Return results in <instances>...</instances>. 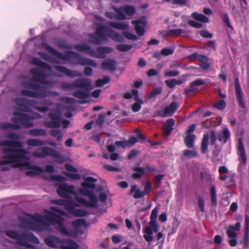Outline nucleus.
Masks as SVG:
<instances>
[{
	"mask_svg": "<svg viewBox=\"0 0 249 249\" xmlns=\"http://www.w3.org/2000/svg\"><path fill=\"white\" fill-rule=\"evenodd\" d=\"M161 93V90L159 88H154L150 92L148 97L151 99L157 95H160Z\"/></svg>",
	"mask_w": 249,
	"mask_h": 249,
	"instance_id": "603ef678",
	"label": "nucleus"
},
{
	"mask_svg": "<svg viewBox=\"0 0 249 249\" xmlns=\"http://www.w3.org/2000/svg\"><path fill=\"white\" fill-rule=\"evenodd\" d=\"M205 84V81L202 79H197L192 82L190 85V88L185 89L184 93L185 95H189L191 93L197 89L196 87L203 85Z\"/></svg>",
	"mask_w": 249,
	"mask_h": 249,
	"instance_id": "b1692460",
	"label": "nucleus"
},
{
	"mask_svg": "<svg viewBox=\"0 0 249 249\" xmlns=\"http://www.w3.org/2000/svg\"><path fill=\"white\" fill-rule=\"evenodd\" d=\"M154 117H166L169 116L168 113V109L167 108H164V109H161L156 112H155L153 115Z\"/></svg>",
	"mask_w": 249,
	"mask_h": 249,
	"instance_id": "a18cd8bd",
	"label": "nucleus"
},
{
	"mask_svg": "<svg viewBox=\"0 0 249 249\" xmlns=\"http://www.w3.org/2000/svg\"><path fill=\"white\" fill-rule=\"evenodd\" d=\"M105 33L112 40L117 42H123V37L118 33L104 24H99L96 29L95 34H90L89 37L93 39L92 42L96 45L101 44L107 40Z\"/></svg>",
	"mask_w": 249,
	"mask_h": 249,
	"instance_id": "39448f33",
	"label": "nucleus"
},
{
	"mask_svg": "<svg viewBox=\"0 0 249 249\" xmlns=\"http://www.w3.org/2000/svg\"><path fill=\"white\" fill-rule=\"evenodd\" d=\"M179 72L178 71H169L165 72L164 75L166 76H176L179 75Z\"/></svg>",
	"mask_w": 249,
	"mask_h": 249,
	"instance_id": "774afa93",
	"label": "nucleus"
},
{
	"mask_svg": "<svg viewBox=\"0 0 249 249\" xmlns=\"http://www.w3.org/2000/svg\"><path fill=\"white\" fill-rule=\"evenodd\" d=\"M41 47L50 54L57 58L63 60H76V63L71 62L72 64H78L81 66H91L93 67L97 66L96 62L92 59L83 57L81 55L76 52L71 51H66L65 53H62L56 49L53 48L46 42H42Z\"/></svg>",
	"mask_w": 249,
	"mask_h": 249,
	"instance_id": "20e7f679",
	"label": "nucleus"
},
{
	"mask_svg": "<svg viewBox=\"0 0 249 249\" xmlns=\"http://www.w3.org/2000/svg\"><path fill=\"white\" fill-rule=\"evenodd\" d=\"M74 186L72 185H69L67 183H61L59 185L57 192L58 195L62 197H68L70 194L75 195Z\"/></svg>",
	"mask_w": 249,
	"mask_h": 249,
	"instance_id": "dca6fc26",
	"label": "nucleus"
},
{
	"mask_svg": "<svg viewBox=\"0 0 249 249\" xmlns=\"http://www.w3.org/2000/svg\"><path fill=\"white\" fill-rule=\"evenodd\" d=\"M7 137L10 140V141H18L20 138L19 135L15 133H10L7 134Z\"/></svg>",
	"mask_w": 249,
	"mask_h": 249,
	"instance_id": "4d7b16f0",
	"label": "nucleus"
},
{
	"mask_svg": "<svg viewBox=\"0 0 249 249\" xmlns=\"http://www.w3.org/2000/svg\"><path fill=\"white\" fill-rule=\"evenodd\" d=\"M196 136L194 134H189L184 138V143L188 148H192L194 145Z\"/></svg>",
	"mask_w": 249,
	"mask_h": 249,
	"instance_id": "72a5a7b5",
	"label": "nucleus"
},
{
	"mask_svg": "<svg viewBox=\"0 0 249 249\" xmlns=\"http://www.w3.org/2000/svg\"><path fill=\"white\" fill-rule=\"evenodd\" d=\"M14 102L17 106L22 107H17L16 110L13 112L14 116L11 118L13 124L5 123L0 124V127L2 129H19L21 128L22 125L28 128L32 127L34 124L31 120L35 118L21 112H30L31 107L42 112H45L49 109L47 107H39L38 102L34 99H29L24 97H17L15 98Z\"/></svg>",
	"mask_w": 249,
	"mask_h": 249,
	"instance_id": "f03ea898",
	"label": "nucleus"
},
{
	"mask_svg": "<svg viewBox=\"0 0 249 249\" xmlns=\"http://www.w3.org/2000/svg\"><path fill=\"white\" fill-rule=\"evenodd\" d=\"M105 122V116L103 114H100L96 119V123L100 126H102Z\"/></svg>",
	"mask_w": 249,
	"mask_h": 249,
	"instance_id": "e2e57ef3",
	"label": "nucleus"
},
{
	"mask_svg": "<svg viewBox=\"0 0 249 249\" xmlns=\"http://www.w3.org/2000/svg\"><path fill=\"white\" fill-rule=\"evenodd\" d=\"M152 189V185L149 182H147L144 185V191L143 193H145V195L149 194Z\"/></svg>",
	"mask_w": 249,
	"mask_h": 249,
	"instance_id": "338daca9",
	"label": "nucleus"
},
{
	"mask_svg": "<svg viewBox=\"0 0 249 249\" xmlns=\"http://www.w3.org/2000/svg\"><path fill=\"white\" fill-rule=\"evenodd\" d=\"M57 46L60 48L64 49H71V45L65 43L63 40H60L57 42Z\"/></svg>",
	"mask_w": 249,
	"mask_h": 249,
	"instance_id": "0e129e2a",
	"label": "nucleus"
},
{
	"mask_svg": "<svg viewBox=\"0 0 249 249\" xmlns=\"http://www.w3.org/2000/svg\"><path fill=\"white\" fill-rule=\"evenodd\" d=\"M175 125V121L173 119L167 120L163 125V135L168 136L173 130V126Z\"/></svg>",
	"mask_w": 249,
	"mask_h": 249,
	"instance_id": "bb28decb",
	"label": "nucleus"
},
{
	"mask_svg": "<svg viewBox=\"0 0 249 249\" xmlns=\"http://www.w3.org/2000/svg\"><path fill=\"white\" fill-rule=\"evenodd\" d=\"M108 24L115 29L121 30L127 29L128 27V25L124 22L110 21L108 22Z\"/></svg>",
	"mask_w": 249,
	"mask_h": 249,
	"instance_id": "7c9ffc66",
	"label": "nucleus"
},
{
	"mask_svg": "<svg viewBox=\"0 0 249 249\" xmlns=\"http://www.w3.org/2000/svg\"><path fill=\"white\" fill-rule=\"evenodd\" d=\"M134 193L133 194V197L135 198H140L143 197L145 195V193L143 191H141L139 189H137V187L136 185H133L131 187L130 194Z\"/></svg>",
	"mask_w": 249,
	"mask_h": 249,
	"instance_id": "2f4dec72",
	"label": "nucleus"
},
{
	"mask_svg": "<svg viewBox=\"0 0 249 249\" xmlns=\"http://www.w3.org/2000/svg\"><path fill=\"white\" fill-rule=\"evenodd\" d=\"M34 219L41 224H57V230L63 235H69V233L63 224L64 219L60 215L53 213H50L49 215L45 214L34 217Z\"/></svg>",
	"mask_w": 249,
	"mask_h": 249,
	"instance_id": "0eeeda50",
	"label": "nucleus"
},
{
	"mask_svg": "<svg viewBox=\"0 0 249 249\" xmlns=\"http://www.w3.org/2000/svg\"><path fill=\"white\" fill-rule=\"evenodd\" d=\"M238 155L240 157V159L242 163L245 164L247 163V157L246 155L245 150L241 138H239L238 141Z\"/></svg>",
	"mask_w": 249,
	"mask_h": 249,
	"instance_id": "5701e85b",
	"label": "nucleus"
},
{
	"mask_svg": "<svg viewBox=\"0 0 249 249\" xmlns=\"http://www.w3.org/2000/svg\"><path fill=\"white\" fill-rule=\"evenodd\" d=\"M54 69L56 71L63 73L65 75L71 78L79 77L82 75V72L77 71L71 70L62 66L56 65L54 67Z\"/></svg>",
	"mask_w": 249,
	"mask_h": 249,
	"instance_id": "6ab92c4d",
	"label": "nucleus"
},
{
	"mask_svg": "<svg viewBox=\"0 0 249 249\" xmlns=\"http://www.w3.org/2000/svg\"><path fill=\"white\" fill-rule=\"evenodd\" d=\"M89 212L85 210L77 209H75L73 214L77 217H83L88 215Z\"/></svg>",
	"mask_w": 249,
	"mask_h": 249,
	"instance_id": "3c124183",
	"label": "nucleus"
},
{
	"mask_svg": "<svg viewBox=\"0 0 249 249\" xmlns=\"http://www.w3.org/2000/svg\"><path fill=\"white\" fill-rule=\"evenodd\" d=\"M210 194L211 196V205L213 207L217 205V198L215 187L214 185H212L210 190Z\"/></svg>",
	"mask_w": 249,
	"mask_h": 249,
	"instance_id": "e433bc0d",
	"label": "nucleus"
},
{
	"mask_svg": "<svg viewBox=\"0 0 249 249\" xmlns=\"http://www.w3.org/2000/svg\"><path fill=\"white\" fill-rule=\"evenodd\" d=\"M226 103L223 100H220L214 105V107L217 109L223 110L226 108Z\"/></svg>",
	"mask_w": 249,
	"mask_h": 249,
	"instance_id": "864d4df0",
	"label": "nucleus"
},
{
	"mask_svg": "<svg viewBox=\"0 0 249 249\" xmlns=\"http://www.w3.org/2000/svg\"><path fill=\"white\" fill-rule=\"evenodd\" d=\"M191 17L195 20L204 23H208L209 21V18L202 14H199L197 12H194L192 14Z\"/></svg>",
	"mask_w": 249,
	"mask_h": 249,
	"instance_id": "473e14b6",
	"label": "nucleus"
},
{
	"mask_svg": "<svg viewBox=\"0 0 249 249\" xmlns=\"http://www.w3.org/2000/svg\"><path fill=\"white\" fill-rule=\"evenodd\" d=\"M97 53L94 49L91 51V56L97 58H104L106 54L110 53L113 49L109 47H98L96 48Z\"/></svg>",
	"mask_w": 249,
	"mask_h": 249,
	"instance_id": "f3484780",
	"label": "nucleus"
},
{
	"mask_svg": "<svg viewBox=\"0 0 249 249\" xmlns=\"http://www.w3.org/2000/svg\"><path fill=\"white\" fill-rule=\"evenodd\" d=\"M28 133L30 135L33 136H44L47 134L46 130L42 128L32 129L30 130Z\"/></svg>",
	"mask_w": 249,
	"mask_h": 249,
	"instance_id": "58836bf2",
	"label": "nucleus"
},
{
	"mask_svg": "<svg viewBox=\"0 0 249 249\" xmlns=\"http://www.w3.org/2000/svg\"><path fill=\"white\" fill-rule=\"evenodd\" d=\"M209 135L208 134H205L203 135L201 144V153L204 154L207 150L208 142Z\"/></svg>",
	"mask_w": 249,
	"mask_h": 249,
	"instance_id": "79ce46f5",
	"label": "nucleus"
},
{
	"mask_svg": "<svg viewBox=\"0 0 249 249\" xmlns=\"http://www.w3.org/2000/svg\"><path fill=\"white\" fill-rule=\"evenodd\" d=\"M83 195L88 196L89 197V201H88L86 199L79 196H76L75 200L81 204L82 205L89 208H96L97 207V197L95 195L93 192L89 193L87 192H84L82 191Z\"/></svg>",
	"mask_w": 249,
	"mask_h": 249,
	"instance_id": "9d476101",
	"label": "nucleus"
},
{
	"mask_svg": "<svg viewBox=\"0 0 249 249\" xmlns=\"http://www.w3.org/2000/svg\"><path fill=\"white\" fill-rule=\"evenodd\" d=\"M65 175L66 177L73 179H79L81 178V175L78 174L66 172Z\"/></svg>",
	"mask_w": 249,
	"mask_h": 249,
	"instance_id": "052dcab7",
	"label": "nucleus"
},
{
	"mask_svg": "<svg viewBox=\"0 0 249 249\" xmlns=\"http://www.w3.org/2000/svg\"><path fill=\"white\" fill-rule=\"evenodd\" d=\"M132 48V45L126 44H120L116 46V48L117 50L122 52H126L131 50Z\"/></svg>",
	"mask_w": 249,
	"mask_h": 249,
	"instance_id": "49530a36",
	"label": "nucleus"
},
{
	"mask_svg": "<svg viewBox=\"0 0 249 249\" xmlns=\"http://www.w3.org/2000/svg\"><path fill=\"white\" fill-rule=\"evenodd\" d=\"M61 113L57 110H53L49 114L51 121L44 123V125L48 128H58L60 125Z\"/></svg>",
	"mask_w": 249,
	"mask_h": 249,
	"instance_id": "2eb2a0df",
	"label": "nucleus"
},
{
	"mask_svg": "<svg viewBox=\"0 0 249 249\" xmlns=\"http://www.w3.org/2000/svg\"><path fill=\"white\" fill-rule=\"evenodd\" d=\"M158 212L157 207L153 209L150 216V226L146 227L143 230V232L145 233L143 235V238L147 242H151L153 240V233L157 232L159 231V226L157 223Z\"/></svg>",
	"mask_w": 249,
	"mask_h": 249,
	"instance_id": "6e6552de",
	"label": "nucleus"
},
{
	"mask_svg": "<svg viewBox=\"0 0 249 249\" xmlns=\"http://www.w3.org/2000/svg\"><path fill=\"white\" fill-rule=\"evenodd\" d=\"M29 216L31 217V218L26 216H19L18 218V220L25 226L29 227L31 225H33L35 227H36L37 225L32 222L33 221L37 222V221L34 219V217L35 216L32 215H29ZM37 223L39 222H37Z\"/></svg>",
	"mask_w": 249,
	"mask_h": 249,
	"instance_id": "a878e982",
	"label": "nucleus"
},
{
	"mask_svg": "<svg viewBox=\"0 0 249 249\" xmlns=\"http://www.w3.org/2000/svg\"><path fill=\"white\" fill-rule=\"evenodd\" d=\"M135 103L132 106V110L134 112L139 111L141 108V106L143 104L142 100H135Z\"/></svg>",
	"mask_w": 249,
	"mask_h": 249,
	"instance_id": "09e8293b",
	"label": "nucleus"
},
{
	"mask_svg": "<svg viewBox=\"0 0 249 249\" xmlns=\"http://www.w3.org/2000/svg\"><path fill=\"white\" fill-rule=\"evenodd\" d=\"M249 233V216L246 214L245 216V238L247 239Z\"/></svg>",
	"mask_w": 249,
	"mask_h": 249,
	"instance_id": "8fccbe9b",
	"label": "nucleus"
},
{
	"mask_svg": "<svg viewBox=\"0 0 249 249\" xmlns=\"http://www.w3.org/2000/svg\"><path fill=\"white\" fill-rule=\"evenodd\" d=\"M30 73L33 75L31 89L34 91L23 89L20 91L23 95L36 98H43L50 95V92L41 87V85L52 86L53 82L47 80V75L37 68H32Z\"/></svg>",
	"mask_w": 249,
	"mask_h": 249,
	"instance_id": "7ed1b4c3",
	"label": "nucleus"
},
{
	"mask_svg": "<svg viewBox=\"0 0 249 249\" xmlns=\"http://www.w3.org/2000/svg\"><path fill=\"white\" fill-rule=\"evenodd\" d=\"M116 61L112 59H107L101 64L102 68L105 70L116 71Z\"/></svg>",
	"mask_w": 249,
	"mask_h": 249,
	"instance_id": "cd10ccee",
	"label": "nucleus"
},
{
	"mask_svg": "<svg viewBox=\"0 0 249 249\" xmlns=\"http://www.w3.org/2000/svg\"><path fill=\"white\" fill-rule=\"evenodd\" d=\"M74 48L77 51L87 52L90 56H91V51L93 49L86 44H76L74 45Z\"/></svg>",
	"mask_w": 249,
	"mask_h": 249,
	"instance_id": "c85d7f7f",
	"label": "nucleus"
},
{
	"mask_svg": "<svg viewBox=\"0 0 249 249\" xmlns=\"http://www.w3.org/2000/svg\"><path fill=\"white\" fill-rule=\"evenodd\" d=\"M27 144L29 146L36 147L45 144V142L36 139H31L27 141Z\"/></svg>",
	"mask_w": 249,
	"mask_h": 249,
	"instance_id": "37998d69",
	"label": "nucleus"
},
{
	"mask_svg": "<svg viewBox=\"0 0 249 249\" xmlns=\"http://www.w3.org/2000/svg\"><path fill=\"white\" fill-rule=\"evenodd\" d=\"M32 63L37 67L41 68L42 70L51 72L52 71L51 67L47 63L42 62L37 57H34L32 59Z\"/></svg>",
	"mask_w": 249,
	"mask_h": 249,
	"instance_id": "393cba45",
	"label": "nucleus"
},
{
	"mask_svg": "<svg viewBox=\"0 0 249 249\" xmlns=\"http://www.w3.org/2000/svg\"><path fill=\"white\" fill-rule=\"evenodd\" d=\"M97 181V179L92 177H88L84 178V181L81 184V187L78 189V193L83 195L82 191L84 192H87L89 193L93 192V190L95 188V184H94Z\"/></svg>",
	"mask_w": 249,
	"mask_h": 249,
	"instance_id": "4468645a",
	"label": "nucleus"
},
{
	"mask_svg": "<svg viewBox=\"0 0 249 249\" xmlns=\"http://www.w3.org/2000/svg\"><path fill=\"white\" fill-rule=\"evenodd\" d=\"M33 156L36 158H45L47 156L58 159V162H63V158L60 154L55 150L49 147H43L38 149L37 151L33 153Z\"/></svg>",
	"mask_w": 249,
	"mask_h": 249,
	"instance_id": "1a4fd4ad",
	"label": "nucleus"
},
{
	"mask_svg": "<svg viewBox=\"0 0 249 249\" xmlns=\"http://www.w3.org/2000/svg\"><path fill=\"white\" fill-rule=\"evenodd\" d=\"M199 34L201 36L206 38H211L213 37V35L210 33L207 30H202L199 32Z\"/></svg>",
	"mask_w": 249,
	"mask_h": 249,
	"instance_id": "13d9d810",
	"label": "nucleus"
},
{
	"mask_svg": "<svg viewBox=\"0 0 249 249\" xmlns=\"http://www.w3.org/2000/svg\"><path fill=\"white\" fill-rule=\"evenodd\" d=\"M123 35L125 38L129 40L135 41L138 39V37L135 35L128 32H124Z\"/></svg>",
	"mask_w": 249,
	"mask_h": 249,
	"instance_id": "5fc2aeb1",
	"label": "nucleus"
},
{
	"mask_svg": "<svg viewBox=\"0 0 249 249\" xmlns=\"http://www.w3.org/2000/svg\"><path fill=\"white\" fill-rule=\"evenodd\" d=\"M179 106L175 102H172L169 106H167L165 108L168 109V113L170 116H172L178 109Z\"/></svg>",
	"mask_w": 249,
	"mask_h": 249,
	"instance_id": "c03bdc74",
	"label": "nucleus"
},
{
	"mask_svg": "<svg viewBox=\"0 0 249 249\" xmlns=\"http://www.w3.org/2000/svg\"><path fill=\"white\" fill-rule=\"evenodd\" d=\"M89 86L87 78H78L72 83L63 82L61 84V89L65 91L74 89L75 88H87Z\"/></svg>",
	"mask_w": 249,
	"mask_h": 249,
	"instance_id": "9b49d317",
	"label": "nucleus"
},
{
	"mask_svg": "<svg viewBox=\"0 0 249 249\" xmlns=\"http://www.w3.org/2000/svg\"><path fill=\"white\" fill-rule=\"evenodd\" d=\"M88 81L89 84L88 88H79L81 89H78L73 92L72 95L73 97L81 99H85L89 98V90L92 89V87L91 81L88 79Z\"/></svg>",
	"mask_w": 249,
	"mask_h": 249,
	"instance_id": "a211bd4d",
	"label": "nucleus"
},
{
	"mask_svg": "<svg viewBox=\"0 0 249 249\" xmlns=\"http://www.w3.org/2000/svg\"><path fill=\"white\" fill-rule=\"evenodd\" d=\"M72 225L74 227L79 228L81 226H84L86 228L87 227V224L86 221L84 219H78L72 222Z\"/></svg>",
	"mask_w": 249,
	"mask_h": 249,
	"instance_id": "de8ad7c7",
	"label": "nucleus"
},
{
	"mask_svg": "<svg viewBox=\"0 0 249 249\" xmlns=\"http://www.w3.org/2000/svg\"><path fill=\"white\" fill-rule=\"evenodd\" d=\"M0 145L7 147L2 149L4 154L1 157L0 165L12 163L14 167H26L33 170L25 172L26 175L30 176H34L43 172L41 167L31 165L27 156L29 152L27 150L21 148L23 144L21 142L4 141L0 142Z\"/></svg>",
	"mask_w": 249,
	"mask_h": 249,
	"instance_id": "f257e3e1",
	"label": "nucleus"
},
{
	"mask_svg": "<svg viewBox=\"0 0 249 249\" xmlns=\"http://www.w3.org/2000/svg\"><path fill=\"white\" fill-rule=\"evenodd\" d=\"M183 155L186 158L193 159L197 157L198 153L196 148L192 150L185 149L183 152Z\"/></svg>",
	"mask_w": 249,
	"mask_h": 249,
	"instance_id": "a19ab883",
	"label": "nucleus"
},
{
	"mask_svg": "<svg viewBox=\"0 0 249 249\" xmlns=\"http://www.w3.org/2000/svg\"><path fill=\"white\" fill-rule=\"evenodd\" d=\"M6 235L12 239L17 240L18 245L32 249H35V246L28 242L36 244L39 243L38 239L33 233L27 231L19 233L16 230H10L7 232Z\"/></svg>",
	"mask_w": 249,
	"mask_h": 249,
	"instance_id": "423d86ee",
	"label": "nucleus"
},
{
	"mask_svg": "<svg viewBox=\"0 0 249 249\" xmlns=\"http://www.w3.org/2000/svg\"><path fill=\"white\" fill-rule=\"evenodd\" d=\"M69 245L68 246H61V249H79V245L71 239H67L66 241Z\"/></svg>",
	"mask_w": 249,
	"mask_h": 249,
	"instance_id": "c9c22d12",
	"label": "nucleus"
},
{
	"mask_svg": "<svg viewBox=\"0 0 249 249\" xmlns=\"http://www.w3.org/2000/svg\"><path fill=\"white\" fill-rule=\"evenodd\" d=\"M216 138L219 142L223 141L224 143H226L230 138V132L227 127H225L222 131L218 133L216 136L215 131L212 130L210 134L211 143L214 145L215 143Z\"/></svg>",
	"mask_w": 249,
	"mask_h": 249,
	"instance_id": "ddd939ff",
	"label": "nucleus"
},
{
	"mask_svg": "<svg viewBox=\"0 0 249 249\" xmlns=\"http://www.w3.org/2000/svg\"><path fill=\"white\" fill-rule=\"evenodd\" d=\"M188 24L190 26L197 29H199L202 27V24L201 23L196 22L193 20H188Z\"/></svg>",
	"mask_w": 249,
	"mask_h": 249,
	"instance_id": "bf43d9fd",
	"label": "nucleus"
},
{
	"mask_svg": "<svg viewBox=\"0 0 249 249\" xmlns=\"http://www.w3.org/2000/svg\"><path fill=\"white\" fill-rule=\"evenodd\" d=\"M133 169L134 171L137 172L132 175V178L134 179L141 178L145 173L144 169L142 167H134Z\"/></svg>",
	"mask_w": 249,
	"mask_h": 249,
	"instance_id": "ea45409f",
	"label": "nucleus"
},
{
	"mask_svg": "<svg viewBox=\"0 0 249 249\" xmlns=\"http://www.w3.org/2000/svg\"><path fill=\"white\" fill-rule=\"evenodd\" d=\"M39 56L44 60L53 64H59L60 61L56 58L51 57L47 53L43 52H39L38 53Z\"/></svg>",
	"mask_w": 249,
	"mask_h": 249,
	"instance_id": "c756f323",
	"label": "nucleus"
},
{
	"mask_svg": "<svg viewBox=\"0 0 249 249\" xmlns=\"http://www.w3.org/2000/svg\"><path fill=\"white\" fill-rule=\"evenodd\" d=\"M197 205L200 211L202 212H203L204 211L205 209L204 200L201 196H199L198 198H197Z\"/></svg>",
	"mask_w": 249,
	"mask_h": 249,
	"instance_id": "6e6d98bb",
	"label": "nucleus"
},
{
	"mask_svg": "<svg viewBox=\"0 0 249 249\" xmlns=\"http://www.w3.org/2000/svg\"><path fill=\"white\" fill-rule=\"evenodd\" d=\"M132 23L134 25V29L137 34L139 36H143L145 32V27L146 25L145 20L142 19L134 20L132 21Z\"/></svg>",
	"mask_w": 249,
	"mask_h": 249,
	"instance_id": "4be33fe9",
	"label": "nucleus"
},
{
	"mask_svg": "<svg viewBox=\"0 0 249 249\" xmlns=\"http://www.w3.org/2000/svg\"><path fill=\"white\" fill-rule=\"evenodd\" d=\"M227 234L229 237L234 238L237 234L233 229L231 227H229V229L227 231Z\"/></svg>",
	"mask_w": 249,
	"mask_h": 249,
	"instance_id": "680f3d73",
	"label": "nucleus"
},
{
	"mask_svg": "<svg viewBox=\"0 0 249 249\" xmlns=\"http://www.w3.org/2000/svg\"><path fill=\"white\" fill-rule=\"evenodd\" d=\"M235 89L238 103L241 108L245 109L246 108V104L243 99V92L238 78L235 79Z\"/></svg>",
	"mask_w": 249,
	"mask_h": 249,
	"instance_id": "412c9836",
	"label": "nucleus"
},
{
	"mask_svg": "<svg viewBox=\"0 0 249 249\" xmlns=\"http://www.w3.org/2000/svg\"><path fill=\"white\" fill-rule=\"evenodd\" d=\"M112 8L117 13V16L116 18L121 20L126 19V16L124 13L128 16H132L136 12L135 7L132 5H126L119 8L113 6Z\"/></svg>",
	"mask_w": 249,
	"mask_h": 249,
	"instance_id": "f8f14e48",
	"label": "nucleus"
},
{
	"mask_svg": "<svg viewBox=\"0 0 249 249\" xmlns=\"http://www.w3.org/2000/svg\"><path fill=\"white\" fill-rule=\"evenodd\" d=\"M183 32L181 29H170L165 32V35L171 37H176L180 36Z\"/></svg>",
	"mask_w": 249,
	"mask_h": 249,
	"instance_id": "4c0bfd02",
	"label": "nucleus"
},
{
	"mask_svg": "<svg viewBox=\"0 0 249 249\" xmlns=\"http://www.w3.org/2000/svg\"><path fill=\"white\" fill-rule=\"evenodd\" d=\"M44 240L47 245L53 248L59 247L61 249V246L64 243L63 240L55 236H48Z\"/></svg>",
	"mask_w": 249,
	"mask_h": 249,
	"instance_id": "aec40b11",
	"label": "nucleus"
},
{
	"mask_svg": "<svg viewBox=\"0 0 249 249\" xmlns=\"http://www.w3.org/2000/svg\"><path fill=\"white\" fill-rule=\"evenodd\" d=\"M173 53L174 51L172 49L169 48H164L162 49L160 52V53L164 56L172 54Z\"/></svg>",
	"mask_w": 249,
	"mask_h": 249,
	"instance_id": "69168bd1",
	"label": "nucleus"
},
{
	"mask_svg": "<svg viewBox=\"0 0 249 249\" xmlns=\"http://www.w3.org/2000/svg\"><path fill=\"white\" fill-rule=\"evenodd\" d=\"M64 206L65 209L68 211L69 213L73 214L74 210H75V207H78L79 205L74 201L67 200Z\"/></svg>",
	"mask_w": 249,
	"mask_h": 249,
	"instance_id": "f704fd0d",
	"label": "nucleus"
}]
</instances>
